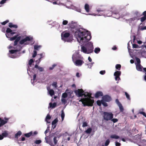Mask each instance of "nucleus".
I'll use <instances>...</instances> for the list:
<instances>
[{
    "label": "nucleus",
    "mask_w": 146,
    "mask_h": 146,
    "mask_svg": "<svg viewBox=\"0 0 146 146\" xmlns=\"http://www.w3.org/2000/svg\"><path fill=\"white\" fill-rule=\"evenodd\" d=\"M68 25L71 31L74 32V36L77 41L80 44L81 51L86 54L92 53L94 49L93 43L89 42L92 38L90 32L85 29L79 28L78 25L72 21Z\"/></svg>",
    "instance_id": "obj_1"
},
{
    "label": "nucleus",
    "mask_w": 146,
    "mask_h": 146,
    "mask_svg": "<svg viewBox=\"0 0 146 146\" xmlns=\"http://www.w3.org/2000/svg\"><path fill=\"white\" fill-rule=\"evenodd\" d=\"M96 11L99 13L97 15L98 16H104L107 17H113L117 19H119L120 18V15L119 12L116 10H114L113 11H111L109 10H106L104 9H101L99 8L97 9Z\"/></svg>",
    "instance_id": "obj_2"
},
{
    "label": "nucleus",
    "mask_w": 146,
    "mask_h": 146,
    "mask_svg": "<svg viewBox=\"0 0 146 146\" xmlns=\"http://www.w3.org/2000/svg\"><path fill=\"white\" fill-rule=\"evenodd\" d=\"M59 132L60 131H57L48 136H46L45 137L46 143L51 146H54L58 142V140H57V137L58 139L60 137L58 135Z\"/></svg>",
    "instance_id": "obj_3"
},
{
    "label": "nucleus",
    "mask_w": 146,
    "mask_h": 146,
    "mask_svg": "<svg viewBox=\"0 0 146 146\" xmlns=\"http://www.w3.org/2000/svg\"><path fill=\"white\" fill-rule=\"evenodd\" d=\"M61 39L65 42H70L72 41V38L70 36V33L68 32H64L61 34Z\"/></svg>",
    "instance_id": "obj_4"
},
{
    "label": "nucleus",
    "mask_w": 146,
    "mask_h": 146,
    "mask_svg": "<svg viewBox=\"0 0 146 146\" xmlns=\"http://www.w3.org/2000/svg\"><path fill=\"white\" fill-rule=\"evenodd\" d=\"M33 38L32 36H28L25 38L22 39L19 41V44L21 45L24 44V45H27L29 43L27 42V41L32 42L33 40Z\"/></svg>",
    "instance_id": "obj_5"
},
{
    "label": "nucleus",
    "mask_w": 146,
    "mask_h": 146,
    "mask_svg": "<svg viewBox=\"0 0 146 146\" xmlns=\"http://www.w3.org/2000/svg\"><path fill=\"white\" fill-rule=\"evenodd\" d=\"M104 119L106 121L110 120L113 118V115L111 112H108L106 111H104Z\"/></svg>",
    "instance_id": "obj_6"
},
{
    "label": "nucleus",
    "mask_w": 146,
    "mask_h": 146,
    "mask_svg": "<svg viewBox=\"0 0 146 146\" xmlns=\"http://www.w3.org/2000/svg\"><path fill=\"white\" fill-rule=\"evenodd\" d=\"M75 93L78 97H82L83 96L85 98H88V93H86L84 91L77 90L75 92Z\"/></svg>",
    "instance_id": "obj_7"
},
{
    "label": "nucleus",
    "mask_w": 146,
    "mask_h": 146,
    "mask_svg": "<svg viewBox=\"0 0 146 146\" xmlns=\"http://www.w3.org/2000/svg\"><path fill=\"white\" fill-rule=\"evenodd\" d=\"M83 59V57L78 52H76L72 55V59L73 62L77 60Z\"/></svg>",
    "instance_id": "obj_8"
},
{
    "label": "nucleus",
    "mask_w": 146,
    "mask_h": 146,
    "mask_svg": "<svg viewBox=\"0 0 146 146\" xmlns=\"http://www.w3.org/2000/svg\"><path fill=\"white\" fill-rule=\"evenodd\" d=\"M35 68L38 69L40 72H42L44 71V69L43 67H40L38 66L37 64L35 65L34 67L32 68L31 69V72L33 74L35 72Z\"/></svg>",
    "instance_id": "obj_9"
},
{
    "label": "nucleus",
    "mask_w": 146,
    "mask_h": 146,
    "mask_svg": "<svg viewBox=\"0 0 146 146\" xmlns=\"http://www.w3.org/2000/svg\"><path fill=\"white\" fill-rule=\"evenodd\" d=\"M66 7L68 9H71L76 11L78 12H80L81 10L79 7H76L72 4L70 6H66Z\"/></svg>",
    "instance_id": "obj_10"
},
{
    "label": "nucleus",
    "mask_w": 146,
    "mask_h": 146,
    "mask_svg": "<svg viewBox=\"0 0 146 146\" xmlns=\"http://www.w3.org/2000/svg\"><path fill=\"white\" fill-rule=\"evenodd\" d=\"M82 59H79L74 61L73 62L74 65L77 66H81L84 63V62L82 60Z\"/></svg>",
    "instance_id": "obj_11"
},
{
    "label": "nucleus",
    "mask_w": 146,
    "mask_h": 146,
    "mask_svg": "<svg viewBox=\"0 0 146 146\" xmlns=\"http://www.w3.org/2000/svg\"><path fill=\"white\" fill-rule=\"evenodd\" d=\"M102 100L106 102H109L111 100V98L110 96L108 95H106L103 96Z\"/></svg>",
    "instance_id": "obj_12"
},
{
    "label": "nucleus",
    "mask_w": 146,
    "mask_h": 146,
    "mask_svg": "<svg viewBox=\"0 0 146 146\" xmlns=\"http://www.w3.org/2000/svg\"><path fill=\"white\" fill-rule=\"evenodd\" d=\"M17 46H18V45H17ZM19 49H12L9 50V53H10L11 54H16V53L17 52L20 51L22 48V47L20 46H19Z\"/></svg>",
    "instance_id": "obj_13"
},
{
    "label": "nucleus",
    "mask_w": 146,
    "mask_h": 146,
    "mask_svg": "<svg viewBox=\"0 0 146 146\" xmlns=\"http://www.w3.org/2000/svg\"><path fill=\"white\" fill-rule=\"evenodd\" d=\"M88 102H90L91 103L89 104V103H88L87 104H85L82 103L83 104V106H92L93 105V104L94 103V101L93 100H91L90 98H88Z\"/></svg>",
    "instance_id": "obj_14"
},
{
    "label": "nucleus",
    "mask_w": 146,
    "mask_h": 146,
    "mask_svg": "<svg viewBox=\"0 0 146 146\" xmlns=\"http://www.w3.org/2000/svg\"><path fill=\"white\" fill-rule=\"evenodd\" d=\"M103 94L102 92L100 91L97 92L94 95L95 97L96 98H98L100 96H102Z\"/></svg>",
    "instance_id": "obj_15"
},
{
    "label": "nucleus",
    "mask_w": 146,
    "mask_h": 146,
    "mask_svg": "<svg viewBox=\"0 0 146 146\" xmlns=\"http://www.w3.org/2000/svg\"><path fill=\"white\" fill-rule=\"evenodd\" d=\"M4 119L5 120H3L2 121L0 122V127L2 126L7 123L9 120V119L6 117H5Z\"/></svg>",
    "instance_id": "obj_16"
},
{
    "label": "nucleus",
    "mask_w": 146,
    "mask_h": 146,
    "mask_svg": "<svg viewBox=\"0 0 146 146\" xmlns=\"http://www.w3.org/2000/svg\"><path fill=\"white\" fill-rule=\"evenodd\" d=\"M139 19L138 18V17L136 16L132 18L129 19L128 21L129 22V23H130L133 21H134L135 20H137Z\"/></svg>",
    "instance_id": "obj_17"
},
{
    "label": "nucleus",
    "mask_w": 146,
    "mask_h": 146,
    "mask_svg": "<svg viewBox=\"0 0 146 146\" xmlns=\"http://www.w3.org/2000/svg\"><path fill=\"white\" fill-rule=\"evenodd\" d=\"M56 105L57 104L56 103L54 102L53 103H52L51 102H50L49 104L48 108H54L56 107Z\"/></svg>",
    "instance_id": "obj_18"
},
{
    "label": "nucleus",
    "mask_w": 146,
    "mask_h": 146,
    "mask_svg": "<svg viewBox=\"0 0 146 146\" xmlns=\"http://www.w3.org/2000/svg\"><path fill=\"white\" fill-rule=\"evenodd\" d=\"M143 67L140 65V64L136 65V68L137 70L140 71H142Z\"/></svg>",
    "instance_id": "obj_19"
},
{
    "label": "nucleus",
    "mask_w": 146,
    "mask_h": 146,
    "mask_svg": "<svg viewBox=\"0 0 146 146\" xmlns=\"http://www.w3.org/2000/svg\"><path fill=\"white\" fill-rule=\"evenodd\" d=\"M9 27L11 28H14L17 29L18 28V26L17 25H14L12 23H9Z\"/></svg>",
    "instance_id": "obj_20"
},
{
    "label": "nucleus",
    "mask_w": 146,
    "mask_h": 146,
    "mask_svg": "<svg viewBox=\"0 0 146 146\" xmlns=\"http://www.w3.org/2000/svg\"><path fill=\"white\" fill-rule=\"evenodd\" d=\"M110 138L111 139H117L120 138V137L116 134H113L110 135Z\"/></svg>",
    "instance_id": "obj_21"
},
{
    "label": "nucleus",
    "mask_w": 146,
    "mask_h": 146,
    "mask_svg": "<svg viewBox=\"0 0 146 146\" xmlns=\"http://www.w3.org/2000/svg\"><path fill=\"white\" fill-rule=\"evenodd\" d=\"M22 134V132L20 131H19L16 133L15 135V138L17 139L18 137L20 136Z\"/></svg>",
    "instance_id": "obj_22"
},
{
    "label": "nucleus",
    "mask_w": 146,
    "mask_h": 146,
    "mask_svg": "<svg viewBox=\"0 0 146 146\" xmlns=\"http://www.w3.org/2000/svg\"><path fill=\"white\" fill-rule=\"evenodd\" d=\"M1 135L4 138L7 137L8 135V131L6 130L4 131V132L1 133Z\"/></svg>",
    "instance_id": "obj_23"
},
{
    "label": "nucleus",
    "mask_w": 146,
    "mask_h": 146,
    "mask_svg": "<svg viewBox=\"0 0 146 146\" xmlns=\"http://www.w3.org/2000/svg\"><path fill=\"white\" fill-rule=\"evenodd\" d=\"M121 74V72L119 71H116L114 73V76H120Z\"/></svg>",
    "instance_id": "obj_24"
},
{
    "label": "nucleus",
    "mask_w": 146,
    "mask_h": 146,
    "mask_svg": "<svg viewBox=\"0 0 146 146\" xmlns=\"http://www.w3.org/2000/svg\"><path fill=\"white\" fill-rule=\"evenodd\" d=\"M52 3L54 5H62L65 6V4L61 3L60 2H58V1H54L52 2Z\"/></svg>",
    "instance_id": "obj_25"
},
{
    "label": "nucleus",
    "mask_w": 146,
    "mask_h": 146,
    "mask_svg": "<svg viewBox=\"0 0 146 146\" xmlns=\"http://www.w3.org/2000/svg\"><path fill=\"white\" fill-rule=\"evenodd\" d=\"M67 89L66 90L65 92L63 93L62 95L61 98H66L68 96V94H67Z\"/></svg>",
    "instance_id": "obj_26"
},
{
    "label": "nucleus",
    "mask_w": 146,
    "mask_h": 146,
    "mask_svg": "<svg viewBox=\"0 0 146 146\" xmlns=\"http://www.w3.org/2000/svg\"><path fill=\"white\" fill-rule=\"evenodd\" d=\"M41 45H35L34 46V49L35 50H38L41 48Z\"/></svg>",
    "instance_id": "obj_27"
},
{
    "label": "nucleus",
    "mask_w": 146,
    "mask_h": 146,
    "mask_svg": "<svg viewBox=\"0 0 146 146\" xmlns=\"http://www.w3.org/2000/svg\"><path fill=\"white\" fill-rule=\"evenodd\" d=\"M84 8L87 12H88L89 11V5L87 3H86L84 6Z\"/></svg>",
    "instance_id": "obj_28"
},
{
    "label": "nucleus",
    "mask_w": 146,
    "mask_h": 146,
    "mask_svg": "<svg viewBox=\"0 0 146 146\" xmlns=\"http://www.w3.org/2000/svg\"><path fill=\"white\" fill-rule=\"evenodd\" d=\"M36 74H34L33 76V81H32V80H31V83L33 86H34L35 85L34 83V81L36 80Z\"/></svg>",
    "instance_id": "obj_29"
},
{
    "label": "nucleus",
    "mask_w": 146,
    "mask_h": 146,
    "mask_svg": "<svg viewBox=\"0 0 146 146\" xmlns=\"http://www.w3.org/2000/svg\"><path fill=\"white\" fill-rule=\"evenodd\" d=\"M32 133L33 132L31 131L29 133L25 134L24 136L27 137L29 138L32 135Z\"/></svg>",
    "instance_id": "obj_30"
},
{
    "label": "nucleus",
    "mask_w": 146,
    "mask_h": 146,
    "mask_svg": "<svg viewBox=\"0 0 146 146\" xmlns=\"http://www.w3.org/2000/svg\"><path fill=\"white\" fill-rule=\"evenodd\" d=\"M8 56L9 57L13 58H15L17 57V55L16 54H13L10 53H8Z\"/></svg>",
    "instance_id": "obj_31"
},
{
    "label": "nucleus",
    "mask_w": 146,
    "mask_h": 146,
    "mask_svg": "<svg viewBox=\"0 0 146 146\" xmlns=\"http://www.w3.org/2000/svg\"><path fill=\"white\" fill-rule=\"evenodd\" d=\"M58 120L57 118H56L55 119H54L52 122V125H56V123L58 122Z\"/></svg>",
    "instance_id": "obj_32"
},
{
    "label": "nucleus",
    "mask_w": 146,
    "mask_h": 146,
    "mask_svg": "<svg viewBox=\"0 0 146 146\" xmlns=\"http://www.w3.org/2000/svg\"><path fill=\"white\" fill-rule=\"evenodd\" d=\"M135 60H136V62L135 63L136 65L140 64V62H141V61H140V59L139 58H138L137 57H135Z\"/></svg>",
    "instance_id": "obj_33"
},
{
    "label": "nucleus",
    "mask_w": 146,
    "mask_h": 146,
    "mask_svg": "<svg viewBox=\"0 0 146 146\" xmlns=\"http://www.w3.org/2000/svg\"><path fill=\"white\" fill-rule=\"evenodd\" d=\"M92 131V129L91 127L88 128L85 131V132L87 134L90 133Z\"/></svg>",
    "instance_id": "obj_34"
},
{
    "label": "nucleus",
    "mask_w": 146,
    "mask_h": 146,
    "mask_svg": "<svg viewBox=\"0 0 146 146\" xmlns=\"http://www.w3.org/2000/svg\"><path fill=\"white\" fill-rule=\"evenodd\" d=\"M61 117L62 121H63L64 120V117H65V114H64V113L63 110H62L61 111Z\"/></svg>",
    "instance_id": "obj_35"
},
{
    "label": "nucleus",
    "mask_w": 146,
    "mask_h": 146,
    "mask_svg": "<svg viewBox=\"0 0 146 146\" xmlns=\"http://www.w3.org/2000/svg\"><path fill=\"white\" fill-rule=\"evenodd\" d=\"M48 92L49 95L51 96L54 94V92L53 89L50 90Z\"/></svg>",
    "instance_id": "obj_36"
},
{
    "label": "nucleus",
    "mask_w": 146,
    "mask_h": 146,
    "mask_svg": "<svg viewBox=\"0 0 146 146\" xmlns=\"http://www.w3.org/2000/svg\"><path fill=\"white\" fill-rule=\"evenodd\" d=\"M100 48L98 47L96 48L94 50V52L96 54H98L100 52Z\"/></svg>",
    "instance_id": "obj_37"
},
{
    "label": "nucleus",
    "mask_w": 146,
    "mask_h": 146,
    "mask_svg": "<svg viewBox=\"0 0 146 146\" xmlns=\"http://www.w3.org/2000/svg\"><path fill=\"white\" fill-rule=\"evenodd\" d=\"M121 66L120 64H117L115 65V68L118 70H119L121 69Z\"/></svg>",
    "instance_id": "obj_38"
},
{
    "label": "nucleus",
    "mask_w": 146,
    "mask_h": 146,
    "mask_svg": "<svg viewBox=\"0 0 146 146\" xmlns=\"http://www.w3.org/2000/svg\"><path fill=\"white\" fill-rule=\"evenodd\" d=\"M34 62V61L33 59H31L29 61L28 64L30 67L31 66L32 64Z\"/></svg>",
    "instance_id": "obj_39"
},
{
    "label": "nucleus",
    "mask_w": 146,
    "mask_h": 146,
    "mask_svg": "<svg viewBox=\"0 0 146 146\" xmlns=\"http://www.w3.org/2000/svg\"><path fill=\"white\" fill-rule=\"evenodd\" d=\"M119 107L120 112H123L124 110L121 104L118 106Z\"/></svg>",
    "instance_id": "obj_40"
},
{
    "label": "nucleus",
    "mask_w": 146,
    "mask_h": 146,
    "mask_svg": "<svg viewBox=\"0 0 146 146\" xmlns=\"http://www.w3.org/2000/svg\"><path fill=\"white\" fill-rule=\"evenodd\" d=\"M106 102L102 99V104L104 107H106L108 106V104Z\"/></svg>",
    "instance_id": "obj_41"
},
{
    "label": "nucleus",
    "mask_w": 146,
    "mask_h": 146,
    "mask_svg": "<svg viewBox=\"0 0 146 146\" xmlns=\"http://www.w3.org/2000/svg\"><path fill=\"white\" fill-rule=\"evenodd\" d=\"M125 94L126 98L128 100H130L131 99L129 95L126 92H125Z\"/></svg>",
    "instance_id": "obj_42"
},
{
    "label": "nucleus",
    "mask_w": 146,
    "mask_h": 146,
    "mask_svg": "<svg viewBox=\"0 0 146 146\" xmlns=\"http://www.w3.org/2000/svg\"><path fill=\"white\" fill-rule=\"evenodd\" d=\"M67 100L65 99V98H61V101L64 104H65L67 102Z\"/></svg>",
    "instance_id": "obj_43"
},
{
    "label": "nucleus",
    "mask_w": 146,
    "mask_h": 146,
    "mask_svg": "<svg viewBox=\"0 0 146 146\" xmlns=\"http://www.w3.org/2000/svg\"><path fill=\"white\" fill-rule=\"evenodd\" d=\"M110 142L109 139H108L106 140L105 143V146H108L109 145Z\"/></svg>",
    "instance_id": "obj_44"
},
{
    "label": "nucleus",
    "mask_w": 146,
    "mask_h": 146,
    "mask_svg": "<svg viewBox=\"0 0 146 146\" xmlns=\"http://www.w3.org/2000/svg\"><path fill=\"white\" fill-rule=\"evenodd\" d=\"M51 117L49 114H48L45 118V121L50 120L51 119Z\"/></svg>",
    "instance_id": "obj_45"
},
{
    "label": "nucleus",
    "mask_w": 146,
    "mask_h": 146,
    "mask_svg": "<svg viewBox=\"0 0 146 146\" xmlns=\"http://www.w3.org/2000/svg\"><path fill=\"white\" fill-rule=\"evenodd\" d=\"M67 94H68V96L69 98L71 97V94L72 92L71 91H70L69 90L67 89Z\"/></svg>",
    "instance_id": "obj_46"
},
{
    "label": "nucleus",
    "mask_w": 146,
    "mask_h": 146,
    "mask_svg": "<svg viewBox=\"0 0 146 146\" xmlns=\"http://www.w3.org/2000/svg\"><path fill=\"white\" fill-rule=\"evenodd\" d=\"M97 105L99 106H100L102 104V100H98L96 102Z\"/></svg>",
    "instance_id": "obj_47"
},
{
    "label": "nucleus",
    "mask_w": 146,
    "mask_h": 146,
    "mask_svg": "<svg viewBox=\"0 0 146 146\" xmlns=\"http://www.w3.org/2000/svg\"><path fill=\"white\" fill-rule=\"evenodd\" d=\"M37 52L36 51L34 50L33 51V54L32 55V57L33 58L35 57L37 55Z\"/></svg>",
    "instance_id": "obj_48"
},
{
    "label": "nucleus",
    "mask_w": 146,
    "mask_h": 146,
    "mask_svg": "<svg viewBox=\"0 0 146 146\" xmlns=\"http://www.w3.org/2000/svg\"><path fill=\"white\" fill-rule=\"evenodd\" d=\"M145 20H146V16H144L142 17L141 19V21L142 22H143Z\"/></svg>",
    "instance_id": "obj_49"
},
{
    "label": "nucleus",
    "mask_w": 146,
    "mask_h": 146,
    "mask_svg": "<svg viewBox=\"0 0 146 146\" xmlns=\"http://www.w3.org/2000/svg\"><path fill=\"white\" fill-rule=\"evenodd\" d=\"M88 125L86 121H84L83 122L82 127H86Z\"/></svg>",
    "instance_id": "obj_50"
},
{
    "label": "nucleus",
    "mask_w": 146,
    "mask_h": 146,
    "mask_svg": "<svg viewBox=\"0 0 146 146\" xmlns=\"http://www.w3.org/2000/svg\"><path fill=\"white\" fill-rule=\"evenodd\" d=\"M9 21L8 20H7L5 21H4L2 22H1V24L3 25H5L6 24L9 22Z\"/></svg>",
    "instance_id": "obj_51"
},
{
    "label": "nucleus",
    "mask_w": 146,
    "mask_h": 146,
    "mask_svg": "<svg viewBox=\"0 0 146 146\" xmlns=\"http://www.w3.org/2000/svg\"><path fill=\"white\" fill-rule=\"evenodd\" d=\"M6 32L7 33H10L11 32H12V30L10 28H7Z\"/></svg>",
    "instance_id": "obj_52"
},
{
    "label": "nucleus",
    "mask_w": 146,
    "mask_h": 146,
    "mask_svg": "<svg viewBox=\"0 0 146 146\" xmlns=\"http://www.w3.org/2000/svg\"><path fill=\"white\" fill-rule=\"evenodd\" d=\"M52 85L53 86H54L55 88H56L57 87V83L56 82H53L52 83Z\"/></svg>",
    "instance_id": "obj_53"
},
{
    "label": "nucleus",
    "mask_w": 146,
    "mask_h": 146,
    "mask_svg": "<svg viewBox=\"0 0 146 146\" xmlns=\"http://www.w3.org/2000/svg\"><path fill=\"white\" fill-rule=\"evenodd\" d=\"M41 142V141L40 139L36 140L35 142V143L36 144H40Z\"/></svg>",
    "instance_id": "obj_54"
},
{
    "label": "nucleus",
    "mask_w": 146,
    "mask_h": 146,
    "mask_svg": "<svg viewBox=\"0 0 146 146\" xmlns=\"http://www.w3.org/2000/svg\"><path fill=\"white\" fill-rule=\"evenodd\" d=\"M17 37L15 39V40L16 41L19 42V41L21 40V36H17V35H16Z\"/></svg>",
    "instance_id": "obj_55"
},
{
    "label": "nucleus",
    "mask_w": 146,
    "mask_h": 146,
    "mask_svg": "<svg viewBox=\"0 0 146 146\" xmlns=\"http://www.w3.org/2000/svg\"><path fill=\"white\" fill-rule=\"evenodd\" d=\"M133 48H140V47H139V46L138 45L135 44H132Z\"/></svg>",
    "instance_id": "obj_56"
},
{
    "label": "nucleus",
    "mask_w": 146,
    "mask_h": 146,
    "mask_svg": "<svg viewBox=\"0 0 146 146\" xmlns=\"http://www.w3.org/2000/svg\"><path fill=\"white\" fill-rule=\"evenodd\" d=\"M56 66V64H53L51 67H50L49 68V69L50 70H52Z\"/></svg>",
    "instance_id": "obj_57"
},
{
    "label": "nucleus",
    "mask_w": 146,
    "mask_h": 146,
    "mask_svg": "<svg viewBox=\"0 0 146 146\" xmlns=\"http://www.w3.org/2000/svg\"><path fill=\"white\" fill-rule=\"evenodd\" d=\"M110 120H111V121H112L114 123H116L118 121V119L117 118H112V119H111Z\"/></svg>",
    "instance_id": "obj_58"
},
{
    "label": "nucleus",
    "mask_w": 146,
    "mask_h": 146,
    "mask_svg": "<svg viewBox=\"0 0 146 146\" xmlns=\"http://www.w3.org/2000/svg\"><path fill=\"white\" fill-rule=\"evenodd\" d=\"M139 113L143 115L144 116L146 117V114L145 113L144 111H140Z\"/></svg>",
    "instance_id": "obj_59"
},
{
    "label": "nucleus",
    "mask_w": 146,
    "mask_h": 146,
    "mask_svg": "<svg viewBox=\"0 0 146 146\" xmlns=\"http://www.w3.org/2000/svg\"><path fill=\"white\" fill-rule=\"evenodd\" d=\"M115 102L116 104L118 105V106L121 104L120 103V102L119 101V100L117 99L115 100Z\"/></svg>",
    "instance_id": "obj_60"
},
{
    "label": "nucleus",
    "mask_w": 146,
    "mask_h": 146,
    "mask_svg": "<svg viewBox=\"0 0 146 146\" xmlns=\"http://www.w3.org/2000/svg\"><path fill=\"white\" fill-rule=\"evenodd\" d=\"M106 73V71L105 70H101L100 72V74L102 75H104Z\"/></svg>",
    "instance_id": "obj_61"
},
{
    "label": "nucleus",
    "mask_w": 146,
    "mask_h": 146,
    "mask_svg": "<svg viewBox=\"0 0 146 146\" xmlns=\"http://www.w3.org/2000/svg\"><path fill=\"white\" fill-rule=\"evenodd\" d=\"M68 21L67 20H64L62 22V24L63 25H66L68 23Z\"/></svg>",
    "instance_id": "obj_62"
},
{
    "label": "nucleus",
    "mask_w": 146,
    "mask_h": 146,
    "mask_svg": "<svg viewBox=\"0 0 146 146\" xmlns=\"http://www.w3.org/2000/svg\"><path fill=\"white\" fill-rule=\"evenodd\" d=\"M115 76V80L116 81H119L120 79V78L119 76Z\"/></svg>",
    "instance_id": "obj_63"
},
{
    "label": "nucleus",
    "mask_w": 146,
    "mask_h": 146,
    "mask_svg": "<svg viewBox=\"0 0 146 146\" xmlns=\"http://www.w3.org/2000/svg\"><path fill=\"white\" fill-rule=\"evenodd\" d=\"M115 143L116 146H120L121 145V144L117 141H116Z\"/></svg>",
    "instance_id": "obj_64"
}]
</instances>
